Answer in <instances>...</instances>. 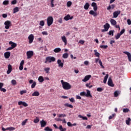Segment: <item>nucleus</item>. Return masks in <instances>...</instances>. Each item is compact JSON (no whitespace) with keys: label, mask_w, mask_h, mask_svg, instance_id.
I'll use <instances>...</instances> for the list:
<instances>
[{"label":"nucleus","mask_w":131,"mask_h":131,"mask_svg":"<svg viewBox=\"0 0 131 131\" xmlns=\"http://www.w3.org/2000/svg\"><path fill=\"white\" fill-rule=\"evenodd\" d=\"M123 112H124V113H127V112H129V110L127 108H123Z\"/></svg>","instance_id":"obj_44"},{"label":"nucleus","mask_w":131,"mask_h":131,"mask_svg":"<svg viewBox=\"0 0 131 131\" xmlns=\"http://www.w3.org/2000/svg\"><path fill=\"white\" fill-rule=\"evenodd\" d=\"M9 45H11V48L12 49H15L17 47V43L13 42L12 41H9Z\"/></svg>","instance_id":"obj_18"},{"label":"nucleus","mask_w":131,"mask_h":131,"mask_svg":"<svg viewBox=\"0 0 131 131\" xmlns=\"http://www.w3.org/2000/svg\"><path fill=\"white\" fill-rule=\"evenodd\" d=\"M54 53H59V52H61V48H56L54 49Z\"/></svg>","instance_id":"obj_27"},{"label":"nucleus","mask_w":131,"mask_h":131,"mask_svg":"<svg viewBox=\"0 0 131 131\" xmlns=\"http://www.w3.org/2000/svg\"><path fill=\"white\" fill-rule=\"evenodd\" d=\"M12 72V66L11 64H9L8 67V70L7 71V74H10Z\"/></svg>","instance_id":"obj_19"},{"label":"nucleus","mask_w":131,"mask_h":131,"mask_svg":"<svg viewBox=\"0 0 131 131\" xmlns=\"http://www.w3.org/2000/svg\"><path fill=\"white\" fill-rule=\"evenodd\" d=\"M44 130H46V131H52V130H53V129L50 128V127H46L45 128Z\"/></svg>","instance_id":"obj_50"},{"label":"nucleus","mask_w":131,"mask_h":131,"mask_svg":"<svg viewBox=\"0 0 131 131\" xmlns=\"http://www.w3.org/2000/svg\"><path fill=\"white\" fill-rule=\"evenodd\" d=\"M71 5H72V2L71 1H68L67 4V7L69 8V7H71Z\"/></svg>","instance_id":"obj_47"},{"label":"nucleus","mask_w":131,"mask_h":131,"mask_svg":"<svg viewBox=\"0 0 131 131\" xmlns=\"http://www.w3.org/2000/svg\"><path fill=\"white\" fill-rule=\"evenodd\" d=\"M80 95L82 97H83V96H85V92H81L80 93Z\"/></svg>","instance_id":"obj_58"},{"label":"nucleus","mask_w":131,"mask_h":131,"mask_svg":"<svg viewBox=\"0 0 131 131\" xmlns=\"http://www.w3.org/2000/svg\"><path fill=\"white\" fill-rule=\"evenodd\" d=\"M17 12H19V8L15 7L13 9V13L15 14V13H17Z\"/></svg>","instance_id":"obj_35"},{"label":"nucleus","mask_w":131,"mask_h":131,"mask_svg":"<svg viewBox=\"0 0 131 131\" xmlns=\"http://www.w3.org/2000/svg\"><path fill=\"white\" fill-rule=\"evenodd\" d=\"M28 38L29 39V43H32V42H33V40L34 39V35L31 34L28 36Z\"/></svg>","instance_id":"obj_6"},{"label":"nucleus","mask_w":131,"mask_h":131,"mask_svg":"<svg viewBox=\"0 0 131 131\" xmlns=\"http://www.w3.org/2000/svg\"><path fill=\"white\" fill-rule=\"evenodd\" d=\"M42 35H48L49 34L48 33V32L47 31H43L42 32Z\"/></svg>","instance_id":"obj_59"},{"label":"nucleus","mask_w":131,"mask_h":131,"mask_svg":"<svg viewBox=\"0 0 131 131\" xmlns=\"http://www.w3.org/2000/svg\"><path fill=\"white\" fill-rule=\"evenodd\" d=\"M55 61H56V58L55 57L48 56L46 57L45 63H52V62H55Z\"/></svg>","instance_id":"obj_2"},{"label":"nucleus","mask_w":131,"mask_h":131,"mask_svg":"<svg viewBox=\"0 0 131 131\" xmlns=\"http://www.w3.org/2000/svg\"><path fill=\"white\" fill-rule=\"evenodd\" d=\"M54 2L55 0H50V7L51 8H54V7H55V4H54Z\"/></svg>","instance_id":"obj_28"},{"label":"nucleus","mask_w":131,"mask_h":131,"mask_svg":"<svg viewBox=\"0 0 131 131\" xmlns=\"http://www.w3.org/2000/svg\"><path fill=\"white\" fill-rule=\"evenodd\" d=\"M66 114H57V117H58V118H62V117L64 118V117H66Z\"/></svg>","instance_id":"obj_25"},{"label":"nucleus","mask_w":131,"mask_h":131,"mask_svg":"<svg viewBox=\"0 0 131 131\" xmlns=\"http://www.w3.org/2000/svg\"><path fill=\"white\" fill-rule=\"evenodd\" d=\"M120 94V93L119 92V91H115L114 92L115 97H118V96H119Z\"/></svg>","instance_id":"obj_37"},{"label":"nucleus","mask_w":131,"mask_h":131,"mask_svg":"<svg viewBox=\"0 0 131 131\" xmlns=\"http://www.w3.org/2000/svg\"><path fill=\"white\" fill-rule=\"evenodd\" d=\"M35 85H36V82L34 81L31 85L32 89H34V88H35Z\"/></svg>","instance_id":"obj_52"},{"label":"nucleus","mask_w":131,"mask_h":131,"mask_svg":"<svg viewBox=\"0 0 131 131\" xmlns=\"http://www.w3.org/2000/svg\"><path fill=\"white\" fill-rule=\"evenodd\" d=\"M50 70H51V68L49 67L44 68V71H45L46 73L47 74L50 73Z\"/></svg>","instance_id":"obj_26"},{"label":"nucleus","mask_w":131,"mask_h":131,"mask_svg":"<svg viewBox=\"0 0 131 131\" xmlns=\"http://www.w3.org/2000/svg\"><path fill=\"white\" fill-rule=\"evenodd\" d=\"M24 60H23L20 63V66H19V70L21 71V70H23V65H24Z\"/></svg>","instance_id":"obj_21"},{"label":"nucleus","mask_w":131,"mask_h":131,"mask_svg":"<svg viewBox=\"0 0 131 131\" xmlns=\"http://www.w3.org/2000/svg\"><path fill=\"white\" fill-rule=\"evenodd\" d=\"M38 80L39 82H43V81H45V79L43 78V77L40 76L38 78Z\"/></svg>","instance_id":"obj_24"},{"label":"nucleus","mask_w":131,"mask_h":131,"mask_svg":"<svg viewBox=\"0 0 131 131\" xmlns=\"http://www.w3.org/2000/svg\"><path fill=\"white\" fill-rule=\"evenodd\" d=\"M108 77H109V75L106 74L105 76L104 77V80H103V82L104 83H106L107 82V80L108 79Z\"/></svg>","instance_id":"obj_31"},{"label":"nucleus","mask_w":131,"mask_h":131,"mask_svg":"<svg viewBox=\"0 0 131 131\" xmlns=\"http://www.w3.org/2000/svg\"><path fill=\"white\" fill-rule=\"evenodd\" d=\"M11 84L12 85H16V84H17V81L14 79L12 80H11Z\"/></svg>","instance_id":"obj_39"},{"label":"nucleus","mask_w":131,"mask_h":131,"mask_svg":"<svg viewBox=\"0 0 131 131\" xmlns=\"http://www.w3.org/2000/svg\"><path fill=\"white\" fill-rule=\"evenodd\" d=\"M111 23L112 25H113V26L116 25V20L113 19H111Z\"/></svg>","instance_id":"obj_33"},{"label":"nucleus","mask_w":131,"mask_h":131,"mask_svg":"<svg viewBox=\"0 0 131 131\" xmlns=\"http://www.w3.org/2000/svg\"><path fill=\"white\" fill-rule=\"evenodd\" d=\"M61 40L62 42L64 43V46L67 45V38H66V36L63 35L61 36Z\"/></svg>","instance_id":"obj_8"},{"label":"nucleus","mask_w":131,"mask_h":131,"mask_svg":"<svg viewBox=\"0 0 131 131\" xmlns=\"http://www.w3.org/2000/svg\"><path fill=\"white\" fill-rule=\"evenodd\" d=\"M130 118H128L127 120H126V124H127V125H129V122H130Z\"/></svg>","instance_id":"obj_40"},{"label":"nucleus","mask_w":131,"mask_h":131,"mask_svg":"<svg viewBox=\"0 0 131 131\" xmlns=\"http://www.w3.org/2000/svg\"><path fill=\"white\" fill-rule=\"evenodd\" d=\"M67 125L68 126H70V127H72V124L70 122H68L67 123Z\"/></svg>","instance_id":"obj_63"},{"label":"nucleus","mask_w":131,"mask_h":131,"mask_svg":"<svg viewBox=\"0 0 131 131\" xmlns=\"http://www.w3.org/2000/svg\"><path fill=\"white\" fill-rule=\"evenodd\" d=\"M124 54H125V55H127L128 60L129 62H131V54L130 53L127 52V51H124Z\"/></svg>","instance_id":"obj_11"},{"label":"nucleus","mask_w":131,"mask_h":131,"mask_svg":"<svg viewBox=\"0 0 131 131\" xmlns=\"http://www.w3.org/2000/svg\"><path fill=\"white\" fill-rule=\"evenodd\" d=\"M100 48L101 49H107V48H108V46H107V45H100Z\"/></svg>","instance_id":"obj_46"},{"label":"nucleus","mask_w":131,"mask_h":131,"mask_svg":"<svg viewBox=\"0 0 131 131\" xmlns=\"http://www.w3.org/2000/svg\"><path fill=\"white\" fill-rule=\"evenodd\" d=\"M107 84L110 86H114V84H113V82L112 81V79L111 77H110L108 79Z\"/></svg>","instance_id":"obj_10"},{"label":"nucleus","mask_w":131,"mask_h":131,"mask_svg":"<svg viewBox=\"0 0 131 131\" xmlns=\"http://www.w3.org/2000/svg\"><path fill=\"white\" fill-rule=\"evenodd\" d=\"M40 123L41 127H45V126L47 125V121L43 120L40 121Z\"/></svg>","instance_id":"obj_14"},{"label":"nucleus","mask_w":131,"mask_h":131,"mask_svg":"<svg viewBox=\"0 0 131 131\" xmlns=\"http://www.w3.org/2000/svg\"><path fill=\"white\" fill-rule=\"evenodd\" d=\"M33 52L32 51H29L27 52V59H30L33 56Z\"/></svg>","instance_id":"obj_7"},{"label":"nucleus","mask_w":131,"mask_h":131,"mask_svg":"<svg viewBox=\"0 0 131 131\" xmlns=\"http://www.w3.org/2000/svg\"><path fill=\"white\" fill-rule=\"evenodd\" d=\"M103 27L104 29H102L101 30L102 32H105L106 31H108L109 28H110V25H109V24L108 23H106L103 26Z\"/></svg>","instance_id":"obj_5"},{"label":"nucleus","mask_w":131,"mask_h":131,"mask_svg":"<svg viewBox=\"0 0 131 131\" xmlns=\"http://www.w3.org/2000/svg\"><path fill=\"white\" fill-rule=\"evenodd\" d=\"M57 64H58V67H61V68H63V66H64V63L62 62L61 59H58Z\"/></svg>","instance_id":"obj_16"},{"label":"nucleus","mask_w":131,"mask_h":131,"mask_svg":"<svg viewBox=\"0 0 131 131\" xmlns=\"http://www.w3.org/2000/svg\"><path fill=\"white\" fill-rule=\"evenodd\" d=\"M32 97H38L39 96V92L35 91L32 94Z\"/></svg>","instance_id":"obj_23"},{"label":"nucleus","mask_w":131,"mask_h":131,"mask_svg":"<svg viewBox=\"0 0 131 131\" xmlns=\"http://www.w3.org/2000/svg\"><path fill=\"white\" fill-rule=\"evenodd\" d=\"M73 17H70V15H67L64 17V20H66V21H68V20H72Z\"/></svg>","instance_id":"obj_22"},{"label":"nucleus","mask_w":131,"mask_h":131,"mask_svg":"<svg viewBox=\"0 0 131 131\" xmlns=\"http://www.w3.org/2000/svg\"><path fill=\"white\" fill-rule=\"evenodd\" d=\"M17 4V0H13L11 2V5H16Z\"/></svg>","instance_id":"obj_56"},{"label":"nucleus","mask_w":131,"mask_h":131,"mask_svg":"<svg viewBox=\"0 0 131 131\" xmlns=\"http://www.w3.org/2000/svg\"><path fill=\"white\" fill-rule=\"evenodd\" d=\"M69 55L68 54V53H64L63 54H62V58L63 59H67V58H68Z\"/></svg>","instance_id":"obj_29"},{"label":"nucleus","mask_w":131,"mask_h":131,"mask_svg":"<svg viewBox=\"0 0 131 131\" xmlns=\"http://www.w3.org/2000/svg\"><path fill=\"white\" fill-rule=\"evenodd\" d=\"M127 24L128 25H131V20L130 19H128L127 20Z\"/></svg>","instance_id":"obj_64"},{"label":"nucleus","mask_w":131,"mask_h":131,"mask_svg":"<svg viewBox=\"0 0 131 131\" xmlns=\"http://www.w3.org/2000/svg\"><path fill=\"white\" fill-rule=\"evenodd\" d=\"M115 116V114H112V116H110L108 117V119H112V118H113L114 117V116Z\"/></svg>","instance_id":"obj_62"},{"label":"nucleus","mask_w":131,"mask_h":131,"mask_svg":"<svg viewBox=\"0 0 131 131\" xmlns=\"http://www.w3.org/2000/svg\"><path fill=\"white\" fill-rule=\"evenodd\" d=\"M60 82L61 83L62 88L63 89H64V90H70V89H71V85H70L69 83L67 82H64V80H61L60 81Z\"/></svg>","instance_id":"obj_1"},{"label":"nucleus","mask_w":131,"mask_h":131,"mask_svg":"<svg viewBox=\"0 0 131 131\" xmlns=\"http://www.w3.org/2000/svg\"><path fill=\"white\" fill-rule=\"evenodd\" d=\"M78 117H79V118H82V119H83V120H88V118L86 117H83V116H81V115H79Z\"/></svg>","instance_id":"obj_34"},{"label":"nucleus","mask_w":131,"mask_h":131,"mask_svg":"<svg viewBox=\"0 0 131 131\" xmlns=\"http://www.w3.org/2000/svg\"><path fill=\"white\" fill-rule=\"evenodd\" d=\"M20 95H23L24 94H26V90H23L21 91L20 92Z\"/></svg>","instance_id":"obj_61"},{"label":"nucleus","mask_w":131,"mask_h":131,"mask_svg":"<svg viewBox=\"0 0 131 131\" xmlns=\"http://www.w3.org/2000/svg\"><path fill=\"white\" fill-rule=\"evenodd\" d=\"M34 123H38V122H39V118L36 117V118L34 120Z\"/></svg>","instance_id":"obj_38"},{"label":"nucleus","mask_w":131,"mask_h":131,"mask_svg":"<svg viewBox=\"0 0 131 131\" xmlns=\"http://www.w3.org/2000/svg\"><path fill=\"white\" fill-rule=\"evenodd\" d=\"M85 97H88L89 98H92L93 96L91 94V91L89 90H86V93H85Z\"/></svg>","instance_id":"obj_17"},{"label":"nucleus","mask_w":131,"mask_h":131,"mask_svg":"<svg viewBox=\"0 0 131 131\" xmlns=\"http://www.w3.org/2000/svg\"><path fill=\"white\" fill-rule=\"evenodd\" d=\"M11 56V53L10 52H6L4 53V57L6 59H9Z\"/></svg>","instance_id":"obj_13"},{"label":"nucleus","mask_w":131,"mask_h":131,"mask_svg":"<svg viewBox=\"0 0 131 131\" xmlns=\"http://www.w3.org/2000/svg\"><path fill=\"white\" fill-rule=\"evenodd\" d=\"M89 14L90 15H93V16H94V17H97V16H98V14L97 13V12L94 11L93 10H91L89 12Z\"/></svg>","instance_id":"obj_20"},{"label":"nucleus","mask_w":131,"mask_h":131,"mask_svg":"<svg viewBox=\"0 0 131 131\" xmlns=\"http://www.w3.org/2000/svg\"><path fill=\"white\" fill-rule=\"evenodd\" d=\"M64 106H66V107H69L70 108H73V105L71 104H69V103L65 104Z\"/></svg>","instance_id":"obj_45"},{"label":"nucleus","mask_w":131,"mask_h":131,"mask_svg":"<svg viewBox=\"0 0 131 131\" xmlns=\"http://www.w3.org/2000/svg\"><path fill=\"white\" fill-rule=\"evenodd\" d=\"M12 23L10 20H7L4 23V25L5 26V29H9L10 27H11Z\"/></svg>","instance_id":"obj_4"},{"label":"nucleus","mask_w":131,"mask_h":131,"mask_svg":"<svg viewBox=\"0 0 131 131\" xmlns=\"http://www.w3.org/2000/svg\"><path fill=\"white\" fill-rule=\"evenodd\" d=\"M92 77V75H88L85 76L84 78L82 80L83 82H86V81L90 80V78Z\"/></svg>","instance_id":"obj_9"},{"label":"nucleus","mask_w":131,"mask_h":131,"mask_svg":"<svg viewBox=\"0 0 131 131\" xmlns=\"http://www.w3.org/2000/svg\"><path fill=\"white\" fill-rule=\"evenodd\" d=\"M121 36V35L119 33L115 36L116 39H119Z\"/></svg>","instance_id":"obj_43"},{"label":"nucleus","mask_w":131,"mask_h":131,"mask_svg":"<svg viewBox=\"0 0 131 131\" xmlns=\"http://www.w3.org/2000/svg\"><path fill=\"white\" fill-rule=\"evenodd\" d=\"M120 14V11H115L113 13V18H117L118 17V15Z\"/></svg>","instance_id":"obj_12"},{"label":"nucleus","mask_w":131,"mask_h":131,"mask_svg":"<svg viewBox=\"0 0 131 131\" xmlns=\"http://www.w3.org/2000/svg\"><path fill=\"white\" fill-rule=\"evenodd\" d=\"M18 105H23V106H24V107H27L28 106V104L27 103L24 102V101H19L18 102Z\"/></svg>","instance_id":"obj_15"},{"label":"nucleus","mask_w":131,"mask_h":131,"mask_svg":"<svg viewBox=\"0 0 131 131\" xmlns=\"http://www.w3.org/2000/svg\"><path fill=\"white\" fill-rule=\"evenodd\" d=\"M3 5H9V1L8 0H5L3 2Z\"/></svg>","instance_id":"obj_49"},{"label":"nucleus","mask_w":131,"mask_h":131,"mask_svg":"<svg viewBox=\"0 0 131 131\" xmlns=\"http://www.w3.org/2000/svg\"><path fill=\"white\" fill-rule=\"evenodd\" d=\"M94 52L95 53V55L96 57H98V58H100V53L99 52H97V50H94Z\"/></svg>","instance_id":"obj_32"},{"label":"nucleus","mask_w":131,"mask_h":131,"mask_svg":"<svg viewBox=\"0 0 131 131\" xmlns=\"http://www.w3.org/2000/svg\"><path fill=\"white\" fill-rule=\"evenodd\" d=\"M98 63H99L100 66H101V68H103V69H104V68H105L104 66H103V63H102V61L101 60L98 61Z\"/></svg>","instance_id":"obj_42"},{"label":"nucleus","mask_w":131,"mask_h":131,"mask_svg":"<svg viewBox=\"0 0 131 131\" xmlns=\"http://www.w3.org/2000/svg\"><path fill=\"white\" fill-rule=\"evenodd\" d=\"M114 32V31L111 30L109 31L108 34H109V35H112V36H113Z\"/></svg>","instance_id":"obj_48"},{"label":"nucleus","mask_w":131,"mask_h":131,"mask_svg":"<svg viewBox=\"0 0 131 131\" xmlns=\"http://www.w3.org/2000/svg\"><path fill=\"white\" fill-rule=\"evenodd\" d=\"M58 23H60V24H62V23H63V19H62V18H60L59 19H58Z\"/></svg>","instance_id":"obj_53"},{"label":"nucleus","mask_w":131,"mask_h":131,"mask_svg":"<svg viewBox=\"0 0 131 131\" xmlns=\"http://www.w3.org/2000/svg\"><path fill=\"white\" fill-rule=\"evenodd\" d=\"M6 129H7V130L12 131V130H15V129H16V128H15V127H7L6 128Z\"/></svg>","instance_id":"obj_36"},{"label":"nucleus","mask_w":131,"mask_h":131,"mask_svg":"<svg viewBox=\"0 0 131 131\" xmlns=\"http://www.w3.org/2000/svg\"><path fill=\"white\" fill-rule=\"evenodd\" d=\"M89 8H90V4L86 3L84 6V9L85 10H89Z\"/></svg>","instance_id":"obj_30"},{"label":"nucleus","mask_w":131,"mask_h":131,"mask_svg":"<svg viewBox=\"0 0 131 131\" xmlns=\"http://www.w3.org/2000/svg\"><path fill=\"white\" fill-rule=\"evenodd\" d=\"M0 91L1 92H3V93H6V92H7V90H6V89H5V88L0 89Z\"/></svg>","instance_id":"obj_55"},{"label":"nucleus","mask_w":131,"mask_h":131,"mask_svg":"<svg viewBox=\"0 0 131 131\" xmlns=\"http://www.w3.org/2000/svg\"><path fill=\"white\" fill-rule=\"evenodd\" d=\"M84 65H86V66H88V65H89V64H90V62L88 60H86V61H84Z\"/></svg>","instance_id":"obj_60"},{"label":"nucleus","mask_w":131,"mask_h":131,"mask_svg":"<svg viewBox=\"0 0 131 131\" xmlns=\"http://www.w3.org/2000/svg\"><path fill=\"white\" fill-rule=\"evenodd\" d=\"M47 25L49 27L53 24V23L54 22V18L52 16H49L48 17L47 19Z\"/></svg>","instance_id":"obj_3"},{"label":"nucleus","mask_w":131,"mask_h":131,"mask_svg":"<svg viewBox=\"0 0 131 131\" xmlns=\"http://www.w3.org/2000/svg\"><path fill=\"white\" fill-rule=\"evenodd\" d=\"M124 32H125V29H123L121 31L120 33H120V34L121 35H122V34H123V33H124Z\"/></svg>","instance_id":"obj_54"},{"label":"nucleus","mask_w":131,"mask_h":131,"mask_svg":"<svg viewBox=\"0 0 131 131\" xmlns=\"http://www.w3.org/2000/svg\"><path fill=\"white\" fill-rule=\"evenodd\" d=\"M97 92H103V89L102 88H98L97 89Z\"/></svg>","instance_id":"obj_57"},{"label":"nucleus","mask_w":131,"mask_h":131,"mask_svg":"<svg viewBox=\"0 0 131 131\" xmlns=\"http://www.w3.org/2000/svg\"><path fill=\"white\" fill-rule=\"evenodd\" d=\"M28 119H26L25 120L23 121L21 123V125H25L26 124V123L27 122V121Z\"/></svg>","instance_id":"obj_51"},{"label":"nucleus","mask_w":131,"mask_h":131,"mask_svg":"<svg viewBox=\"0 0 131 131\" xmlns=\"http://www.w3.org/2000/svg\"><path fill=\"white\" fill-rule=\"evenodd\" d=\"M39 25H40V26H42V27L45 26V20L40 21Z\"/></svg>","instance_id":"obj_41"}]
</instances>
